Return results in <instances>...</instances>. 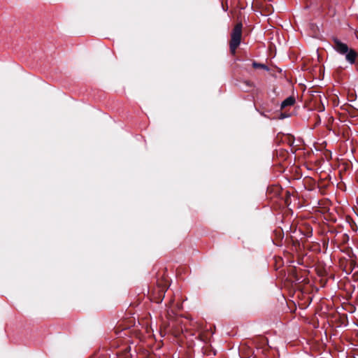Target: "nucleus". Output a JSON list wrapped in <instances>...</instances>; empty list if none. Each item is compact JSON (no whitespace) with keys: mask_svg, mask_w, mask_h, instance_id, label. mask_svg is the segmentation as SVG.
<instances>
[{"mask_svg":"<svg viewBox=\"0 0 358 358\" xmlns=\"http://www.w3.org/2000/svg\"><path fill=\"white\" fill-rule=\"evenodd\" d=\"M333 42L335 50L341 55H345L346 60L350 64H354L357 56L356 52L352 49L349 50L348 45L337 38H334Z\"/></svg>","mask_w":358,"mask_h":358,"instance_id":"nucleus-1","label":"nucleus"},{"mask_svg":"<svg viewBox=\"0 0 358 358\" xmlns=\"http://www.w3.org/2000/svg\"><path fill=\"white\" fill-rule=\"evenodd\" d=\"M242 28L243 24L241 22L237 23L234 27L231 33V39L229 42V48L231 54L234 55L237 48L241 42L242 38Z\"/></svg>","mask_w":358,"mask_h":358,"instance_id":"nucleus-2","label":"nucleus"},{"mask_svg":"<svg viewBox=\"0 0 358 358\" xmlns=\"http://www.w3.org/2000/svg\"><path fill=\"white\" fill-rule=\"evenodd\" d=\"M294 103L295 99L292 96H289L282 102L281 108H285L288 106H292Z\"/></svg>","mask_w":358,"mask_h":358,"instance_id":"nucleus-3","label":"nucleus"},{"mask_svg":"<svg viewBox=\"0 0 358 358\" xmlns=\"http://www.w3.org/2000/svg\"><path fill=\"white\" fill-rule=\"evenodd\" d=\"M252 66L255 69H259H259H264V70H266V71L268 70V68L265 64H259V63H257V62H254L252 63Z\"/></svg>","mask_w":358,"mask_h":358,"instance_id":"nucleus-4","label":"nucleus"},{"mask_svg":"<svg viewBox=\"0 0 358 358\" xmlns=\"http://www.w3.org/2000/svg\"><path fill=\"white\" fill-rule=\"evenodd\" d=\"M349 114L352 117H356L358 116V110L354 108H350Z\"/></svg>","mask_w":358,"mask_h":358,"instance_id":"nucleus-5","label":"nucleus"}]
</instances>
